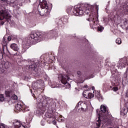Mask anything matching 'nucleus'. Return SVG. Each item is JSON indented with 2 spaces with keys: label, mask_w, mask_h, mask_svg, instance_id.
<instances>
[{
  "label": "nucleus",
  "mask_w": 128,
  "mask_h": 128,
  "mask_svg": "<svg viewBox=\"0 0 128 128\" xmlns=\"http://www.w3.org/2000/svg\"><path fill=\"white\" fill-rule=\"evenodd\" d=\"M126 96L128 97V90L126 92Z\"/></svg>",
  "instance_id": "nucleus-44"
},
{
  "label": "nucleus",
  "mask_w": 128,
  "mask_h": 128,
  "mask_svg": "<svg viewBox=\"0 0 128 128\" xmlns=\"http://www.w3.org/2000/svg\"><path fill=\"white\" fill-rule=\"evenodd\" d=\"M2 44L3 46H6V44H8V42L6 41V36H4L3 38V40L2 42Z\"/></svg>",
  "instance_id": "nucleus-25"
},
{
  "label": "nucleus",
  "mask_w": 128,
  "mask_h": 128,
  "mask_svg": "<svg viewBox=\"0 0 128 128\" xmlns=\"http://www.w3.org/2000/svg\"><path fill=\"white\" fill-rule=\"evenodd\" d=\"M38 10H39V14L42 16H48V14H50V9L48 4L44 6H42V4H41V7H40L39 8H38Z\"/></svg>",
  "instance_id": "nucleus-8"
},
{
  "label": "nucleus",
  "mask_w": 128,
  "mask_h": 128,
  "mask_svg": "<svg viewBox=\"0 0 128 128\" xmlns=\"http://www.w3.org/2000/svg\"><path fill=\"white\" fill-rule=\"evenodd\" d=\"M92 90H94V86H92Z\"/></svg>",
  "instance_id": "nucleus-46"
},
{
  "label": "nucleus",
  "mask_w": 128,
  "mask_h": 128,
  "mask_svg": "<svg viewBox=\"0 0 128 128\" xmlns=\"http://www.w3.org/2000/svg\"><path fill=\"white\" fill-rule=\"evenodd\" d=\"M64 20V22H66V20Z\"/></svg>",
  "instance_id": "nucleus-48"
},
{
  "label": "nucleus",
  "mask_w": 128,
  "mask_h": 128,
  "mask_svg": "<svg viewBox=\"0 0 128 128\" xmlns=\"http://www.w3.org/2000/svg\"><path fill=\"white\" fill-rule=\"evenodd\" d=\"M88 110V104H83V107H80L78 109V112H86Z\"/></svg>",
  "instance_id": "nucleus-19"
},
{
  "label": "nucleus",
  "mask_w": 128,
  "mask_h": 128,
  "mask_svg": "<svg viewBox=\"0 0 128 128\" xmlns=\"http://www.w3.org/2000/svg\"><path fill=\"white\" fill-rule=\"evenodd\" d=\"M83 96L86 98H92L94 95L92 93L88 92V90H86L83 92Z\"/></svg>",
  "instance_id": "nucleus-16"
},
{
  "label": "nucleus",
  "mask_w": 128,
  "mask_h": 128,
  "mask_svg": "<svg viewBox=\"0 0 128 128\" xmlns=\"http://www.w3.org/2000/svg\"><path fill=\"white\" fill-rule=\"evenodd\" d=\"M0 128H6V127L4 126V124L0 123Z\"/></svg>",
  "instance_id": "nucleus-38"
},
{
  "label": "nucleus",
  "mask_w": 128,
  "mask_h": 128,
  "mask_svg": "<svg viewBox=\"0 0 128 128\" xmlns=\"http://www.w3.org/2000/svg\"><path fill=\"white\" fill-rule=\"evenodd\" d=\"M82 83H83L84 82H82Z\"/></svg>",
  "instance_id": "nucleus-54"
},
{
  "label": "nucleus",
  "mask_w": 128,
  "mask_h": 128,
  "mask_svg": "<svg viewBox=\"0 0 128 128\" xmlns=\"http://www.w3.org/2000/svg\"><path fill=\"white\" fill-rule=\"evenodd\" d=\"M36 100H37V102H38L40 104H41L43 106H47L48 110H50V104H56L52 100H50V99L48 98H47L44 100V96H42L40 94L38 96L37 98H36Z\"/></svg>",
  "instance_id": "nucleus-4"
},
{
  "label": "nucleus",
  "mask_w": 128,
  "mask_h": 128,
  "mask_svg": "<svg viewBox=\"0 0 128 128\" xmlns=\"http://www.w3.org/2000/svg\"><path fill=\"white\" fill-rule=\"evenodd\" d=\"M30 64L28 68L30 70H34L36 72H38V68L40 64V61L38 60H30L28 61Z\"/></svg>",
  "instance_id": "nucleus-9"
},
{
  "label": "nucleus",
  "mask_w": 128,
  "mask_h": 128,
  "mask_svg": "<svg viewBox=\"0 0 128 128\" xmlns=\"http://www.w3.org/2000/svg\"><path fill=\"white\" fill-rule=\"evenodd\" d=\"M32 88L34 90H36L38 88V83L36 82L32 83Z\"/></svg>",
  "instance_id": "nucleus-23"
},
{
  "label": "nucleus",
  "mask_w": 128,
  "mask_h": 128,
  "mask_svg": "<svg viewBox=\"0 0 128 128\" xmlns=\"http://www.w3.org/2000/svg\"><path fill=\"white\" fill-rule=\"evenodd\" d=\"M62 22V20H59V22Z\"/></svg>",
  "instance_id": "nucleus-49"
},
{
  "label": "nucleus",
  "mask_w": 128,
  "mask_h": 128,
  "mask_svg": "<svg viewBox=\"0 0 128 128\" xmlns=\"http://www.w3.org/2000/svg\"><path fill=\"white\" fill-rule=\"evenodd\" d=\"M0 24L2 26L4 24V22L2 21V22H1Z\"/></svg>",
  "instance_id": "nucleus-43"
},
{
  "label": "nucleus",
  "mask_w": 128,
  "mask_h": 128,
  "mask_svg": "<svg viewBox=\"0 0 128 128\" xmlns=\"http://www.w3.org/2000/svg\"><path fill=\"white\" fill-rule=\"evenodd\" d=\"M95 8H96V9L97 10V12H98V6L96 5Z\"/></svg>",
  "instance_id": "nucleus-40"
},
{
  "label": "nucleus",
  "mask_w": 128,
  "mask_h": 128,
  "mask_svg": "<svg viewBox=\"0 0 128 128\" xmlns=\"http://www.w3.org/2000/svg\"><path fill=\"white\" fill-rule=\"evenodd\" d=\"M0 66H2L1 64H0Z\"/></svg>",
  "instance_id": "nucleus-55"
},
{
  "label": "nucleus",
  "mask_w": 128,
  "mask_h": 128,
  "mask_svg": "<svg viewBox=\"0 0 128 128\" xmlns=\"http://www.w3.org/2000/svg\"><path fill=\"white\" fill-rule=\"evenodd\" d=\"M5 94H6V96L10 97V91H6Z\"/></svg>",
  "instance_id": "nucleus-32"
},
{
  "label": "nucleus",
  "mask_w": 128,
  "mask_h": 128,
  "mask_svg": "<svg viewBox=\"0 0 128 128\" xmlns=\"http://www.w3.org/2000/svg\"><path fill=\"white\" fill-rule=\"evenodd\" d=\"M4 50V49L3 48V50Z\"/></svg>",
  "instance_id": "nucleus-52"
},
{
  "label": "nucleus",
  "mask_w": 128,
  "mask_h": 128,
  "mask_svg": "<svg viewBox=\"0 0 128 128\" xmlns=\"http://www.w3.org/2000/svg\"><path fill=\"white\" fill-rule=\"evenodd\" d=\"M56 104L52 103L50 104L49 109L48 110L47 112L45 114V116L48 118V120L51 122L53 124H56V118H54V113L56 112Z\"/></svg>",
  "instance_id": "nucleus-3"
},
{
  "label": "nucleus",
  "mask_w": 128,
  "mask_h": 128,
  "mask_svg": "<svg viewBox=\"0 0 128 128\" xmlns=\"http://www.w3.org/2000/svg\"><path fill=\"white\" fill-rule=\"evenodd\" d=\"M116 42V44H122V39H120V38H118Z\"/></svg>",
  "instance_id": "nucleus-29"
},
{
  "label": "nucleus",
  "mask_w": 128,
  "mask_h": 128,
  "mask_svg": "<svg viewBox=\"0 0 128 128\" xmlns=\"http://www.w3.org/2000/svg\"><path fill=\"white\" fill-rule=\"evenodd\" d=\"M102 117H99L98 118H97L96 122V127H95V128H99L100 126V124H104V121L102 120Z\"/></svg>",
  "instance_id": "nucleus-18"
},
{
  "label": "nucleus",
  "mask_w": 128,
  "mask_h": 128,
  "mask_svg": "<svg viewBox=\"0 0 128 128\" xmlns=\"http://www.w3.org/2000/svg\"><path fill=\"white\" fill-rule=\"evenodd\" d=\"M97 94H96V96H97L98 100L101 101L102 100V96H100V92H97Z\"/></svg>",
  "instance_id": "nucleus-27"
},
{
  "label": "nucleus",
  "mask_w": 128,
  "mask_h": 128,
  "mask_svg": "<svg viewBox=\"0 0 128 128\" xmlns=\"http://www.w3.org/2000/svg\"><path fill=\"white\" fill-rule=\"evenodd\" d=\"M8 20L10 18V15H8V11L6 10H0V20Z\"/></svg>",
  "instance_id": "nucleus-12"
},
{
  "label": "nucleus",
  "mask_w": 128,
  "mask_h": 128,
  "mask_svg": "<svg viewBox=\"0 0 128 128\" xmlns=\"http://www.w3.org/2000/svg\"><path fill=\"white\" fill-rule=\"evenodd\" d=\"M1 65L2 66V68H8L10 66V63L8 62H3Z\"/></svg>",
  "instance_id": "nucleus-20"
},
{
  "label": "nucleus",
  "mask_w": 128,
  "mask_h": 128,
  "mask_svg": "<svg viewBox=\"0 0 128 128\" xmlns=\"http://www.w3.org/2000/svg\"><path fill=\"white\" fill-rule=\"evenodd\" d=\"M126 62H127L126 58H124L120 60L118 64V68H120V70H122V68H125L126 65Z\"/></svg>",
  "instance_id": "nucleus-13"
},
{
  "label": "nucleus",
  "mask_w": 128,
  "mask_h": 128,
  "mask_svg": "<svg viewBox=\"0 0 128 128\" xmlns=\"http://www.w3.org/2000/svg\"><path fill=\"white\" fill-rule=\"evenodd\" d=\"M44 108H46L44 105H42L40 107H38L37 110L36 111V114H38V116H41V114H43L44 112Z\"/></svg>",
  "instance_id": "nucleus-14"
},
{
  "label": "nucleus",
  "mask_w": 128,
  "mask_h": 128,
  "mask_svg": "<svg viewBox=\"0 0 128 128\" xmlns=\"http://www.w3.org/2000/svg\"><path fill=\"white\" fill-rule=\"evenodd\" d=\"M128 68H126L125 73L124 74L122 80H126V82L128 80Z\"/></svg>",
  "instance_id": "nucleus-24"
},
{
  "label": "nucleus",
  "mask_w": 128,
  "mask_h": 128,
  "mask_svg": "<svg viewBox=\"0 0 128 128\" xmlns=\"http://www.w3.org/2000/svg\"><path fill=\"white\" fill-rule=\"evenodd\" d=\"M32 120V116H30L29 118H26V122H28H28H30L31 120Z\"/></svg>",
  "instance_id": "nucleus-35"
},
{
  "label": "nucleus",
  "mask_w": 128,
  "mask_h": 128,
  "mask_svg": "<svg viewBox=\"0 0 128 128\" xmlns=\"http://www.w3.org/2000/svg\"><path fill=\"white\" fill-rule=\"evenodd\" d=\"M124 26L126 30L128 28V20L125 19L124 22Z\"/></svg>",
  "instance_id": "nucleus-26"
},
{
  "label": "nucleus",
  "mask_w": 128,
  "mask_h": 128,
  "mask_svg": "<svg viewBox=\"0 0 128 128\" xmlns=\"http://www.w3.org/2000/svg\"><path fill=\"white\" fill-rule=\"evenodd\" d=\"M82 102H78V103L76 104V108H80V106H82Z\"/></svg>",
  "instance_id": "nucleus-31"
},
{
  "label": "nucleus",
  "mask_w": 128,
  "mask_h": 128,
  "mask_svg": "<svg viewBox=\"0 0 128 128\" xmlns=\"http://www.w3.org/2000/svg\"><path fill=\"white\" fill-rule=\"evenodd\" d=\"M6 38L8 42H10V40H12V37L10 36H9L8 38L6 37Z\"/></svg>",
  "instance_id": "nucleus-39"
},
{
  "label": "nucleus",
  "mask_w": 128,
  "mask_h": 128,
  "mask_svg": "<svg viewBox=\"0 0 128 128\" xmlns=\"http://www.w3.org/2000/svg\"><path fill=\"white\" fill-rule=\"evenodd\" d=\"M12 98V100H18V96H16V95H13Z\"/></svg>",
  "instance_id": "nucleus-36"
},
{
  "label": "nucleus",
  "mask_w": 128,
  "mask_h": 128,
  "mask_svg": "<svg viewBox=\"0 0 128 128\" xmlns=\"http://www.w3.org/2000/svg\"><path fill=\"white\" fill-rule=\"evenodd\" d=\"M10 48H12V50H14V52H18V50H20V47L18 44H14V43L10 45Z\"/></svg>",
  "instance_id": "nucleus-17"
},
{
  "label": "nucleus",
  "mask_w": 128,
  "mask_h": 128,
  "mask_svg": "<svg viewBox=\"0 0 128 128\" xmlns=\"http://www.w3.org/2000/svg\"><path fill=\"white\" fill-rule=\"evenodd\" d=\"M41 124L42 126H44V121H42L41 122Z\"/></svg>",
  "instance_id": "nucleus-42"
},
{
  "label": "nucleus",
  "mask_w": 128,
  "mask_h": 128,
  "mask_svg": "<svg viewBox=\"0 0 128 128\" xmlns=\"http://www.w3.org/2000/svg\"><path fill=\"white\" fill-rule=\"evenodd\" d=\"M66 12L68 14H74V16H82L84 15V10L80 6H75L74 10H72V8H69L67 9Z\"/></svg>",
  "instance_id": "nucleus-5"
},
{
  "label": "nucleus",
  "mask_w": 128,
  "mask_h": 128,
  "mask_svg": "<svg viewBox=\"0 0 128 128\" xmlns=\"http://www.w3.org/2000/svg\"><path fill=\"white\" fill-rule=\"evenodd\" d=\"M128 108L124 106L120 111V114H122V116H125L126 114H128Z\"/></svg>",
  "instance_id": "nucleus-22"
},
{
  "label": "nucleus",
  "mask_w": 128,
  "mask_h": 128,
  "mask_svg": "<svg viewBox=\"0 0 128 128\" xmlns=\"http://www.w3.org/2000/svg\"><path fill=\"white\" fill-rule=\"evenodd\" d=\"M77 74H78V76H82V72H80V70L78 71V72H77Z\"/></svg>",
  "instance_id": "nucleus-37"
},
{
  "label": "nucleus",
  "mask_w": 128,
  "mask_h": 128,
  "mask_svg": "<svg viewBox=\"0 0 128 128\" xmlns=\"http://www.w3.org/2000/svg\"><path fill=\"white\" fill-rule=\"evenodd\" d=\"M42 4V6L48 5L46 1L44 0H40V4L38 6V8H40L41 7Z\"/></svg>",
  "instance_id": "nucleus-21"
},
{
  "label": "nucleus",
  "mask_w": 128,
  "mask_h": 128,
  "mask_svg": "<svg viewBox=\"0 0 128 128\" xmlns=\"http://www.w3.org/2000/svg\"><path fill=\"white\" fill-rule=\"evenodd\" d=\"M12 124L14 125V128H26V127L18 120H14L12 122Z\"/></svg>",
  "instance_id": "nucleus-15"
},
{
  "label": "nucleus",
  "mask_w": 128,
  "mask_h": 128,
  "mask_svg": "<svg viewBox=\"0 0 128 128\" xmlns=\"http://www.w3.org/2000/svg\"><path fill=\"white\" fill-rule=\"evenodd\" d=\"M4 94H0V102H4Z\"/></svg>",
  "instance_id": "nucleus-30"
},
{
  "label": "nucleus",
  "mask_w": 128,
  "mask_h": 128,
  "mask_svg": "<svg viewBox=\"0 0 128 128\" xmlns=\"http://www.w3.org/2000/svg\"><path fill=\"white\" fill-rule=\"evenodd\" d=\"M86 12L87 14H89V12Z\"/></svg>",
  "instance_id": "nucleus-50"
},
{
  "label": "nucleus",
  "mask_w": 128,
  "mask_h": 128,
  "mask_svg": "<svg viewBox=\"0 0 128 128\" xmlns=\"http://www.w3.org/2000/svg\"><path fill=\"white\" fill-rule=\"evenodd\" d=\"M58 80L62 85L60 84H58L54 82H49V86L52 88H62V86H64L66 88H70V84L68 82L70 80L68 76L60 74L59 75Z\"/></svg>",
  "instance_id": "nucleus-2"
},
{
  "label": "nucleus",
  "mask_w": 128,
  "mask_h": 128,
  "mask_svg": "<svg viewBox=\"0 0 128 128\" xmlns=\"http://www.w3.org/2000/svg\"><path fill=\"white\" fill-rule=\"evenodd\" d=\"M7 52H8V54H10V56L12 55V53H10V50H7Z\"/></svg>",
  "instance_id": "nucleus-41"
},
{
  "label": "nucleus",
  "mask_w": 128,
  "mask_h": 128,
  "mask_svg": "<svg viewBox=\"0 0 128 128\" xmlns=\"http://www.w3.org/2000/svg\"><path fill=\"white\" fill-rule=\"evenodd\" d=\"M44 82H43V88H44Z\"/></svg>",
  "instance_id": "nucleus-47"
},
{
  "label": "nucleus",
  "mask_w": 128,
  "mask_h": 128,
  "mask_svg": "<svg viewBox=\"0 0 128 128\" xmlns=\"http://www.w3.org/2000/svg\"><path fill=\"white\" fill-rule=\"evenodd\" d=\"M62 20H64V18H62Z\"/></svg>",
  "instance_id": "nucleus-53"
},
{
  "label": "nucleus",
  "mask_w": 128,
  "mask_h": 128,
  "mask_svg": "<svg viewBox=\"0 0 128 128\" xmlns=\"http://www.w3.org/2000/svg\"><path fill=\"white\" fill-rule=\"evenodd\" d=\"M84 88H88V85H84Z\"/></svg>",
  "instance_id": "nucleus-45"
},
{
  "label": "nucleus",
  "mask_w": 128,
  "mask_h": 128,
  "mask_svg": "<svg viewBox=\"0 0 128 128\" xmlns=\"http://www.w3.org/2000/svg\"><path fill=\"white\" fill-rule=\"evenodd\" d=\"M128 14V6H124L122 9L119 10L116 12V16L118 17V20H122L124 14Z\"/></svg>",
  "instance_id": "nucleus-10"
},
{
  "label": "nucleus",
  "mask_w": 128,
  "mask_h": 128,
  "mask_svg": "<svg viewBox=\"0 0 128 128\" xmlns=\"http://www.w3.org/2000/svg\"><path fill=\"white\" fill-rule=\"evenodd\" d=\"M42 40H48V36L44 34L42 32L31 33L25 38L24 44L26 46L36 44L40 42Z\"/></svg>",
  "instance_id": "nucleus-1"
},
{
  "label": "nucleus",
  "mask_w": 128,
  "mask_h": 128,
  "mask_svg": "<svg viewBox=\"0 0 128 128\" xmlns=\"http://www.w3.org/2000/svg\"><path fill=\"white\" fill-rule=\"evenodd\" d=\"M103 30H104V27H102L101 26H100L98 27V30L99 32H102Z\"/></svg>",
  "instance_id": "nucleus-33"
},
{
  "label": "nucleus",
  "mask_w": 128,
  "mask_h": 128,
  "mask_svg": "<svg viewBox=\"0 0 128 128\" xmlns=\"http://www.w3.org/2000/svg\"><path fill=\"white\" fill-rule=\"evenodd\" d=\"M90 12V17L88 19V22H90V26H95L98 24V15L96 14V12H94V10Z\"/></svg>",
  "instance_id": "nucleus-7"
},
{
  "label": "nucleus",
  "mask_w": 128,
  "mask_h": 128,
  "mask_svg": "<svg viewBox=\"0 0 128 128\" xmlns=\"http://www.w3.org/2000/svg\"><path fill=\"white\" fill-rule=\"evenodd\" d=\"M16 108L19 112L21 110H22V112H28V110H30V108L22 102L17 104L16 106Z\"/></svg>",
  "instance_id": "nucleus-11"
},
{
  "label": "nucleus",
  "mask_w": 128,
  "mask_h": 128,
  "mask_svg": "<svg viewBox=\"0 0 128 128\" xmlns=\"http://www.w3.org/2000/svg\"><path fill=\"white\" fill-rule=\"evenodd\" d=\"M110 88H112V86H110Z\"/></svg>",
  "instance_id": "nucleus-51"
},
{
  "label": "nucleus",
  "mask_w": 128,
  "mask_h": 128,
  "mask_svg": "<svg viewBox=\"0 0 128 128\" xmlns=\"http://www.w3.org/2000/svg\"><path fill=\"white\" fill-rule=\"evenodd\" d=\"M100 112L98 113V110H96L97 114H98V118L99 117L102 118V119H100V120L104 121V124H106L108 122V116H106V106L104 105H102L100 108Z\"/></svg>",
  "instance_id": "nucleus-6"
},
{
  "label": "nucleus",
  "mask_w": 128,
  "mask_h": 128,
  "mask_svg": "<svg viewBox=\"0 0 128 128\" xmlns=\"http://www.w3.org/2000/svg\"><path fill=\"white\" fill-rule=\"evenodd\" d=\"M112 90L113 92H118V88L114 87Z\"/></svg>",
  "instance_id": "nucleus-34"
},
{
  "label": "nucleus",
  "mask_w": 128,
  "mask_h": 128,
  "mask_svg": "<svg viewBox=\"0 0 128 128\" xmlns=\"http://www.w3.org/2000/svg\"><path fill=\"white\" fill-rule=\"evenodd\" d=\"M57 120H58L60 122H64V118L62 116L60 115V118L58 119Z\"/></svg>",
  "instance_id": "nucleus-28"
}]
</instances>
